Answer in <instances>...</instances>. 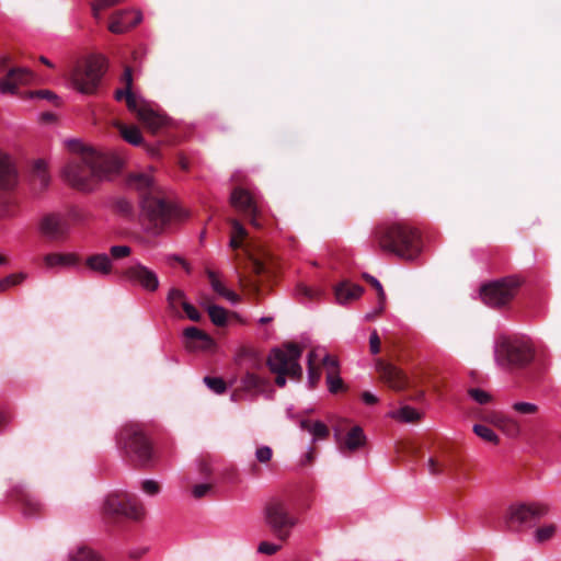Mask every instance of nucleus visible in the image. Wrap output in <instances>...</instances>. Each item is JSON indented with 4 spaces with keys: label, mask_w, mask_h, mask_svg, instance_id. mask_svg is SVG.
Listing matches in <instances>:
<instances>
[{
    "label": "nucleus",
    "mask_w": 561,
    "mask_h": 561,
    "mask_svg": "<svg viewBox=\"0 0 561 561\" xmlns=\"http://www.w3.org/2000/svg\"><path fill=\"white\" fill-rule=\"evenodd\" d=\"M121 161L94 149H83L64 169V178L72 187L90 192L99 182L118 172Z\"/></svg>",
    "instance_id": "nucleus-1"
},
{
    "label": "nucleus",
    "mask_w": 561,
    "mask_h": 561,
    "mask_svg": "<svg viewBox=\"0 0 561 561\" xmlns=\"http://www.w3.org/2000/svg\"><path fill=\"white\" fill-rule=\"evenodd\" d=\"M127 183L139 193L141 213L152 230L160 231L176 216V209L164 199L162 192L149 175L130 174Z\"/></svg>",
    "instance_id": "nucleus-2"
},
{
    "label": "nucleus",
    "mask_w": 561,
    "mask_h": 561,
    "mask_svg": "<svg viewBox=\"0 0 561 561\" xmlns=\"http://www.w3.org/2000/svg\"><path fill=\"white\" fill-rule=\"evenodd\" d=\"M229 224L231 226L230 247L233 251L243 250L248 261L247 268L249 267L250 274H253V276L248 275L247 272L241 271L240 254L236 253L234 260L239 283L244 289H248L253 295L259 296L261 291V284L255 277L270 274L271 267L263 259L257 257L252 253L251 244L248 242V231L245 228L237 219H229Z\"/></svg>",
    "instance_id": "nucleus-3"
},
{
    "label": "nucleus",
    "mask_w": 561,
    "mask_h": 561,
    "mask_svg": "<svg viewBox=\"0 0 561 561\" xmlns=\"http://www.w3.org/2000/svg\"><path fill=\"white\" fill-rule=\"evenodd\" d=\"M375 239L381 250L403 260L412 261L422 251V239L417 229L401 222L380 225Z\"/></svg>",
    "instance_id": "nucleus-4"
},
{
    "label": "nucleus",
    "mask_w": 561,
    "mask_h": 561,
    "mask_svg": "<svg viewBox=\"0 0 561 561\" xmlns=\"http://www.w3.org/2000/svg\"><path fill=\"white\" fill-rule=\"evenodd\" d=\"M119 449L124 456L138 468H148L153 462V447L138 424H127L116 437Z\"/></svg>",
    "instance_id": "nucleus-5"
},
{
    "label": "nucleus",
    "mask_w": 561,
    "mask_h": 561,
    "mask_svg": "<svg viewBox=\"0 0 561 561\" xmlns=\"http://www.w3.org/2000/svg\"><path fill=\"white\" fill-rule=\"evenodd\" d=\"M302 355V348L293 342L284 343L282 347H275L267 357L270 370L276 375L275 383L283 388L286 385V377L293 380L302 378V367L299 359Z\"/></svg>",
    "instance_id": "nucleus-6"
},
{
    "label": "nucleus",
    "mask_w": 561,
    "mask_h": 561,
    "mask_svg": "<svg viewBox=\"0 0 561 561\" xmlns=\"http://www.w3.org/2000/svg\"><path fill=\"white\" fill-rule=\"evenodd\" d=\"M263 522L277 540L285 542L297 526L298 518L284 500L273 497L263 507Z\"/></svg>",
    "instance_id": "nucleus-7"
},
{
    "label": "nucleus",
    "mask_w": 561,
    "mask_h": 561,
    "mask_svg": "<svg viewBox=\"0 0 561 561\" xmlns=\"http://www.w3.org/2000/svg\"><path fill=\"white\" fill-rule=\"evenodd\" d=\"M463 462L459 449L450 442H442L434 446L427 459V470L432 476H465Z\"/></svg>",
    "instance_id": "nucleus-8"
},
{
    "label": "nucleus",
    "mask_w": 561,
    "mask_h": 561,
    "mask_svg": "<svg viewBox=\"0 0 561 561\" xmlns=\"http://www.w3.org/2000/svg\"><path fill=\"white\" fill-rule=\"evenodd\" d=\"M494 355L496 363L506 368H524L535 359L533 345L520 339L501 337Z\"/></svg>",
    "instance_id": "nucleus-9"
},
{
    "label": "nucleus",
    "mask_w": 561,
    "mask_h": 561,
    "mask_svg": "<svg viewBox=\"0 0 561 561\" xmlns=\"http://www.w3.org/2000/svg\"><path fill=\"white\" fill-rule=\"evenodd\" d=\"M103 515L112 520L124 517L138 522L145 516V507L135 494L118 491L106 496Z\"/></svg>",
    "instance_id": "nucleus-10"
},
{
    "label": "nucleus",
    "mask_w": 561,
    "mask_h": 561,
    "mask_svg": "<svg viewBox=\"0 0 561 561\" xmlns=\"http://www.w3.org/2000/svg\"><path fill=\"white\" fill-rule=\"evenodd\" d=\"M520 285V279L515 276L484 284L480 289L481 299L491 308H504L515 298Z\"/></svg>",
    "instance_id": "nucleus-11"
},
{
    "label": "nucleus",
    "mask_w": 561,
    "mask_h": 561,
    "mask_svg": "<svg viewBox=\"0 0 561 561\" xmlns=\"http://www.w3.org/2000/svg\"><path fill=\"white\" fill-rule=\"evenodd\" d=\"M105 70L106 61L103 57H91L82 66L75 69L72 84L81 93L92 94L98 90Z\"/></svg>",
    "instance_id": "nucleus-12"
},
{
    "label": "nucleus",
    "mask_w": 561,
    "mask_h": 561,
    "mask_svg": "<svg viewBox=\"0 0 561 561\" xmlns=\"http://www.w3.org/2000/svg\"><path fill=\"white\" fill-rule=\"evenodd\" d=\"M549 505L545 503L511 505L505 514L504 523L510 531H519L525 525L547 515Z\"/></svg>",
    "instance_id": "nucleus-13"
},
{
    "label": "nucleus",
    "mask_w": 561,
    "mask_h": 561,
    "mask_svg": "<svg viewBox=\"0 0 561 561\" xmlns=\"http://www.w3.org/2000/svg\"><path fill=\"white\" fill-rule=\"evenodd\" d=\"M39 232L49 241H65L70 234L68 217L64 213H49L39 220Z\"/></svg>",
    "instance_id": "nucleus-14"
},
{
    "label": "nucleus",
    "mask_w": 561,
    "mask_h": 561,
    "mask_svg": "<svg viewBox=\"0 0 561 561\" xmlns=\"http://www.w3.org/2000/svg\"><path fill=\"white\" fill-rule=\"evenodd\" d=\"M230 203L253 227H262L260 222L261 208L249 191L242 187H236L230 195Z\"/></svg>",
    "instance_id": "nucleus-15"
},
{
    "label": "nucleus",
    "mask_w": 561,
    "mask_h": 561,
    "mask_svg": "<svg viewBox=\"0 0 561 561\" xmlns=\"http://www.w3.org/2000/svg\"><path fill=\"white\" fill-rule=\"evenodd\" d=\"M123 276L131 284L140 286L148 293L157 291L160 285L157 273L140 262H135L125 268Z\"/></svg>",
    "instance_id": "nucleus-16"
},
{
    "label": "nucleus",
    "mask_w": 561,
    "mask_h": 561,
    "mask_svg": "<svg viewBox=\"0 0 561 561\" xmlns=\"http://www.w3.org/2000/svg\"><path fill=\"white\" fill-rule=\"evenodd\" d=\"M268 386L266 379L261 378L254 373L247 371L240 378V385L233 390L231 393V400L234 402H239L244 399V396H250L252 399L257 398L261 393H263Z\"/></svg>",
    "instance_id": "nucleus-17"
},
{
    "label": "nucleus",
    "mask_w": 561,
    "mask_h": 561,
    "mask_svg": "<svg viewBox=\"0 0 561 561\" xmlns=\"http://www.w3.org/2000/svg\"><path fill=\"white\" fill-rule=\"evenodd\" d=\"M122 81L125 88L116 90L115 98L117 101L125 99L128 110L136 114L137 118L139 119L140 110L148 107L149 104L145 101L138 100L137 96L133 93V70L130 67H125Z\"/></svg>",
    "instance_id": "nucleus-18"
},
{
    "label": "nucleus",
    "mask_w": 561,
    "mask_h": 561,
    "mask_svg": "<svg viewBox=\"0 0 561 561\" xmlns=\"http://www.w3.org/2000/svg\"><path fill=\"white\" fill-rule=\"evenodd\" d=\"M376 369L379 378L391 389L400 391L408 386L407 376L401 369L382 359H377Z\"/></svg>",
    "instance_id": "nucleus-19"
},
{
    "label": "nucleus",
    "mask_w": 561,
    "mask_h": 561,
    "mask_svg": "<svg viewBox=\"0 0 561 561\" xmlns=\"http://www.w3.org/2000/svg\"><path fill=\"white\" fill-rule=\"evenodd\" d=\"M33 79V73L26 68H12L8 75L0 80L2 93H14L19 84H26Z\"/></svg>",
    "instance_id": "nucleus-20"
},
{
    "label": "nucleus",
    "mask_w": 561,
    "mask_h": 561,
    "mask_svg": "<svg viewBox=\"0 0 561 561\" xmlns=\"http://www.w3.org/2000/svg\"><path fill=\"white\" fill-rule=\"evenodd\" d=\"M12 496L20 503L24 516L34 517L43 513V504L27 491L15 489Z\"/></svg>",
    "instance_id": "nucleus-21"
},
{
    "label": "nucleus",
    "mask_w": 561,
    "mask_h": 561,
    "mask_svg": "<svg viewBox=\"0 0 561 561\" xmlns=\"http://www.w3.org/2000/svg\"><path fill=\"white\" fill-rule=\"evenodd\" d=\"M322 366L327 370V383L331 393H337L344 390V382L340 377L339 362L331 355H325L322 360Z\"/></svg>",
    "instance_id": "nucleus-22"
},
{
    "label": "nucleus",
    "mask_w": 561,
    "mask_h": 561,
    "mask_svg": "<svg viewBox=\"0 0 561 561\" xmlns=\"http://www.w3.org/2000/svg\"><path fill=\"white\" fill-rule=\"evenodd\" d=\"M184 336L186 339L185 346L188 351H206L214 345L211 336L195 327L186 328L184 330Z\"/></svg>",
    "instance_id": "nucleus-23"
},
{
    "label": "nucleus",
    "mask_w": 561,
    "mask_h": 561,
    "mask_svg": "<svg viewBox=\"0 0 561 561\" xmlns=\"http://www.w3.org/2000/svg\"><path fill=\"white\" fill-rule=\"evenodd\" d=\"M336 442L341 453L346 454L357 450L366 443V436L360 426H354L347 433L345 439L341 438V434H335Z\"/></svg>",
    "instance_id": "nucleus-24"
},
{
    "label": "nucleus",
    "mask_w": 561,
    "mask_h": 561,
    "mask_svg": "<svg viewBox=\"0 0 561 561\" xmlns=\"http://www.w3.org/2000/svg\"><path fill=\"white\" fill-rule=\"evenodd\" d=\"M139 122L152 134L159 133L168 125V117L156 111L150 104L139 112Z\"/></svg>",
    "instance_id": "nucleus-25"
},
{
    "label": "nucleus",
    "mask_w": 561,
    "mask_h": 561,
    "mask_svg": "<svg viewBox=\"0 0 561 561\" xmlns=\"http://www.w3.org/2000/svg\"><path fill=\"white\" fill-rule=\"evenodd\" d=\"M140 20L141 15L137 12H118L113 16L108 28L112 33H124L128 28L137 25Z\"/></svg>",
    "instance_id": "nucleus-26"
},
{
    "label": "nucleus",
    "mask_w": 561,
    "mask_h": 561,
    "mask_svg": "<svg viewBox=\"0 0 561 561\" xmlns=\"http://www.w3.org/2000/svg\"><path fill=\"white\" fill-rule=\"evenodd\" d=\"M50 182L46 164L43 160L35 161L31 172V186L35 193L44 192Z\"/></svg>",
    "instance_id": "nucleus-27"
},
{
    "label": "nucleus",
    "mask_w": 561,
    "mask_h": 561,
    "mask_svg": "<svg viewBox=\"0 0 561 561\" xmlns=\"http://www.w3.org/2000/svg\"><path fill=\"white\" fill-rule=\"evenodd\" d=\"M85 266L91 272H94L101 276H107L113 271L112 262L107 254L98 253L92 254L85 259Z\"/></svg>",
    "instance_id": "nucleus-28"
},
{
    "label": "nucleus",
    "mask_w": 561,
    "mask_h": 561,
    "mask_svg": "<svg viewBox=\"0 0 561 561\" xmlns=\"http://www.w3.org/2000/svg\"><path fill=\"white\" fill-rule=\"evenodd\" d=\"M364 293V288L359 285L343 282L335 287V297L340 304H346L357 299Z\"/></svg>",
    "instance_id": "nucleus-29"
},
{
    "label": "nucleus",
    "mask_w": 561,
    "mask_h": 561,
    "mask_svg": "<svg viewBox=\"0 0 561 561\" xmlns=\"http://www.w3.org/2000/svg\"><path fill=\"white\" fill-rule=\"evenodd\" d=\"M68 561H104L103 558L87 546H78L68 554Z\"/></svg>",
    "instance_id": "nucleus-30"
},
{
    "label": "nucleus",
    "mask_w": 561,
    "mask_h": 561,
    "mask_svg": "<svg viewBox=\"0 0 561 561\" xmlns=\"http://www.w3.org/2000/svg\"><path fill=\"white\" fill-rule=\"evenodd\" d=\"M167 302L170 311L176 316H181L180 307L184 308V304H187L186 296L183 290L179 288H171L167 296Z\"/></svg>",
    "instance_id": "nucleus-31"
},
{
    "label": "nucleus",
    "mask_w": 561,
    "mask_h": 561,
    "mask_svg": "<svg viewBox=\"0 0 561 561\" xmlns=\"http://www.w3.org/2000/svg\"><path fill=\"white\" fill-rule=\"evenodd\" d=\"M121 136L126 140L127 142L138 146L142 142V136L138 127L136 126H126L121 124L118 126Z\"/></svg>",
    "instance_id": "nucleus-32"
},
{
    "label": "nucleus",
    "mask_w": 561,
    "mask_h": 561,
    "mask_svg": "<svg viewBox=\"0 0 561 561\" xmlns=\"http://www.w3.org/2000/svg\"><path fill=\"white\" fill-rule=\"evenodd\" d=\"M208 316L211 320V322L217 327H225L228 321V312L225 308L216 306V305H209L207 307Z\"/></svg>",
    "instance_id": "nucleus-33"
},
{
    "label": "nucleus",
    "mask_w": 561,
    "mask_h": 561,
    "mask_svg": "<svg viewBox=\"0 0 561 561\" xmlns=\"http://www.w3.org/2000/svg\"><path fill=\"white\" fill-rule=\"evenodd\" d=\"M499 430L510 437H517L522 432L519 423L507 415H505Z\"/></svg>",
    "instance_id": "nucleus-34"
},
{
    "label": "nucleus",
    "mask_w": 561,
    "mask_h": 561,
    "mask_svg": "<svg viewBox=\"0 0 561 561\" xmlns=\"http://www.w3.org/2000/svg\"><path fill=\"white\" fill-rule=\"evenodd\" d=\"M391 416L403 422H416L421 417L420 413L409 405H404L397 412L391 413Z\"/></svg>",
    "instance_id": "nucleus-35"
},
{
    "label": "nucleus",
    "mask_w": 561,
    "mask_h": 561,
    "mask_svg": "<svg viewBox=\"0 0 561 561\" xmlns=\"http://www.w3.org/2000/svg\"><path fill=\"white\" fill-rule=\"evenodd\" d=\"M473 432L485 442H490L493 444L499 443V436L490 427L485 425L476 424L473 426Z\"/></svg>",
    "instance_id": "nucleus-36"
},
{
    "label": "nucleus",
    "mask_w": 561,
    "mask_h": 561,
    "mask_svg": "<svg viewBox=\"0 0 561 561\" xmlns=\"http://www.w3.org/2000/svg\"><path fill=\"white\" fill-rule=\"evenodd\" d=\"M204 382L207 385V387L214 391L215 393L217 394H221L226 391V382L224 381V379L219 378V377H209V376H206L204 378Z\"/></svg>",
    "instance_id": "nucleus-37"
},
{
    "label": "nucleus",
    "mask_w": 561,
    "mask_h": 561,
    "mask_svg": "<svg viewBox=\"0 0 561 561\" xmlns=\"http://www.w3.org/2000/svg\"><path fill=\"white\" fill-rule=\"evenodd\" d=\"M512 409L519 414L530 415L536 414L539 410L538 405L529 402H515Z\"/></svg>",
    "instance_id": "nucleus-38"
},
{
    "label": "nucleus",
    "mask_w": 561,
    "mask_h": 561,
    "mask_svg": "<svg viewBox=\"0 0 561 561\" xmlns=\"http://www.w3.org/2000/svg\"><path fill=\"white\" fill-rule=\"evenodd\" d=\"M26 278V274L24 273H15L1 278L0 282L2 284V288L4 291L12 286L21 284Z\"/></svg>",
    "instance_id": "nucleus-39"
},
{
    "label": "nucleus",
    "mask_w": 561,
    "mask_h": 561,
    "mask_svg": "<svg viewBox=\"0 0 561 561\" xmlns=\"http://www.w3.org/2000/svg\"><path fill=\"white\" fill-rule=\"evenodd\" d=\"M119 1L121 0H95L92 4L93 16L99 20L102 10L116 5Z\"/></svg>",
    "instance_id": "nucleus-40"
},
{
    "label": "nucleus",
    "mask_w": 561,
    "mask_h": 561,
    "mask_svg": "<svg viewBox=\"0 0 561 561\" xmlns=\"http://www.w3.org/2000/svg\"><path fill=\"white\" fill-rule=\"evenodd\" d=\"M65 215L68 217L70 226H71V224H73V225L83 224L88 218V214L78 208H71Z\"/></svg>",
    "instance_id": "nucleus-41"
},
{
    "label": "nucleus",
    "mask_w": 561,
    "mask_h": 561,
    "mask_svg": "<svg viewBox=\"0 0 561 561\" xmlns=\"http://www.w3.org/2000/svg\"><path fill=\"white\" fill-rule=\"evenodd\" d=\"M363 277H364V279H365V280H366L370 286H373V287L376 289V291H377V296H378V300H379L380 302H386V294H385V291H383V288H382V286H381L380 282H379L377 278H375L374 276H371V275H369V274H366V273L363 275Z\"/></svg>",
    "instance_id": "nucleus-42"
},
{
    "label": "nucleus",
    "mask_w": 561,
    "mask_h": 561,
    "mask_svg": "<svg viewBox=\"0 0 561 561\" xmlns=\"http://www.w3.org/2000/svg\"><path fill=\"white\" fill-rule=\"evenodd\" d=\"M556 525L553 524H550V525H546V526H542L540 528L537 529L536 531V538L539 542H543L546 540H549L556 533Z\"/></svg>",
    "instance_id": "nucleus-43"
},
{
    "label": "nucleus",
    "mask_w": 561,
    "mask_h": 561,
    "mask_svg": "<svg viewBox=\"0 0 561 561\" xmlns=\"http://www.w3.org/2000/svg\"><path fill=\"white\" fill-rule=\"evenodd\" d=\"M311 434L313 435V440L325 439L329 436L330 431H329V427L324 423L317 421L312 425Z\"/></svg>",
    "instance_id": "nucleus-44"
},
{
    "label": "nucleus",
    "mask_w": 561,
    "mask_h": 561,
    "mask_svg": "<svg viewBox=\"0 0 561 561\" xmlns=\"http://www.w3.org/2000/svg\"><path fill=\"white\" fill-rule=\"evenodd\" d=\"M469 396L480 404H486L491 401V396L482 389L471 388L468 391Z\"/></svg>",
    "instance_id": "nucleus-45"
},
{
    "label": "nucleus",
    "mask_w": 561,
    "mask_h": 561,
    "mask_svg": "<svg viewBox=\"0 0 561 561\" xmlns=\"http://www.w3.org/2000/svg\"><path fill=\"white\" fill-rule=\"evenodd\" d=\"M207 277L209 279V283L211 285V288L214 291H216L218 295L224 296L227 288L224 286V284L218 279L217 275L213 271H207Z\"/></svg>",
    "instance_id": "nucleus-46"
},
{
    "label": "nucleus",
    "mask_w": 561,
    "mask_h": 561,
    "mask_svg": "<svg viewBox=\"0 0 561 561\" xmlns=\"http://www.w3.org/2000/svg\"><path fill=\"white\" fill-rule=\"evenodd\" d=\"M321 378V369L319 365L308 366V381L310 388H316Z\"/></svg>",
    "instance_id": "nucleus-47"
},
{
    "label": "nucleus",
    "mask_w": 561,
    "mask_h": 561,
    "mask_svg": "<svg viewBox=\"0 0 561 561\" xmlns=\"http://www.w3.org/2000/svg\"><path fill=\"white\" fill-rule=\"evenodd\" d=\"M111 256L115 260H119L128 256L131 253V249L128 245H113L110 249Z\"/></svg>",
    "instance_id": "nucleus-48"
},
{
    "label": "nucleus",
    "mask_w": 561,
    "mask_h": 561,
    "mask_svg": "<svg viewBox=\"0 0 561 561\" xmlns=\"http://www.w3.org/2000/svg\"><path fill=\"white\" fill-rule=\"evenodd\" d=\"M280 549L279 545L270 542V541H262L260 542L257 547V551L263 554L272 556L275 554Z\"/></svg>",
    "instance_id": "nucleus-49"
},
{
    "label": "nucleus",
    "mask_w": 561,
    "mask_h": 561,
    "mask_svg": "<svg viewBox=\"0 0 561 561\" xmlns=\"http://www.w3.org/2000/svg\"><path fill=\"white\" fill-rule=\"evenodd\" d=\"M273 451L268 446H261L255 451V457L259 462L266 463L271 460Z\"/></svg>",
    "instance_id": "nucleus-50"
},
{
    "label": "nucleus",
    "mask_w": 561,
    "mask_h": 561,
    "mask_svg": "<svg viewBox=\"0 0 561 561\" xmlns=\"http://www.w3.org/2000/svg\"><path fill=\"white\" fill-rule=\"evenodd\" d=\"M211 489L213 484L209 483L195 484L192 489V494L195 499L199 500L208 494Z\"/></svg>",
    "instance_id": "nucleus-51"
},
{
    "label": "nucleus",
    "mask_w": 561,
    "mask_h": 561,
    "mask_svg": "<svg viewBox=\"0 0 561 561\" xmlns=\"http://www.w3.org/2000/svg\"><path fill=\"white\" fill-rule=\"evenodd\" d=\"M141 489L148 495H156L160 492V485L154 480L142 481Z\"/></svg>",
    "instance_id": "nucleus-52"
},
{
    "label": "nucleus",
    "mask_w": 561,
    "mask_h": 561,
    "mask_svg": "<svg viewBox=\"0 0 561 561\" xmlns=\"http://www.w3.org/2000/svg\"><path fill=\"white\" fill-rule=\"evenodd\" d=\"M505 417V414H502L500 412L490 411L486 412L483 416V420L491 423L492 425L496 426L497 428L501 426V423L503 422Z\"/></svg>",
    "instance_id": "nucleus-53"
},
{
    "label": "nucleus",
    "mask_w": 561,
    "mask_h": 561,
    "mask_svg": "<svg viewBox=\"0 0 561 561\" xmlns=\"http://www.w3.org/2000/svg\"><path fill=\"white\" fill-rule=\"evenodd\" d=\"M28 96L30 98L46 99V100H49V101H53V102H56V103L58 101V96L54 92H51L49 90H39V91L30 92Z\"/></svg>",
    "instance_id": "nucleus-54"
},
{
    "label": "nucleus",
    "mask_w": 561,
    "mask_h": 561,
    "mask_svg": "<svg viewBox=\"0 0 561 561\" xmlns=\"http://www.w3.org/2000/svg\"><path fill=\"white\" fill-rule=\"evenodd\" d=\"M297 290L300 295L307 297L310 300L317 299L320 295L319 290H316L302 284L298 285Z\"/></svg>",
    "instance_id": "nucleus-55"
},
{
    "label": "nucleus",
    "mask_w": 561,
    "mask_h": 561,
    "mask_svg": "<svg viewBox=\"0 0 561 561\" xmlns=\"http://www.w3.org/2000/svg\"><path fill=\"white\" fill-rule=\"evenodd\" d=\"M183 311L187 316V318L192 321L198 322L202 319L201 313L197 311V309L191 305L190 302L184 304Z\"/></svg>",
    "instance_id": "nucleus-56"
},
{
    "label": "nucleus",
    "mask_w": 561,
    "mask_h": 561,
    "mask_svg": "<svg viewBox=\"0 0 561 561\" xmlns=\"http://www.w3.org/2000/svg\"><path fill=\"white\" fill-rule=\"evenodd\" d=\"M61 253H49L44 257L45 264L49 267L62 265Z\"/></svg>",
    "instance_id": "nucleus-57"
},
{
    "label": "nucleus",
    "mask_w": 561,
    "mask_h": 561,
    "mask_svg": "<svg viewBox=\"0 0 561 561\" xmlns=\"http://www.w3.org/2000/svg\"><path fill=\"white\" fill-rule=\"evenodd\" d=\"M380 337L376 330H374L369 337V350L370 353L376 355L380 352Z\"/></svg>",
    "instance_id": "nucleus-58"
},
{
    "label": "nucleus",
    "mask_w": 561,
    "mask_h": 561,
    "mask_svg": "<svg viewBox=\"0 0 561 561\" xmlns=\"http://www.w3.org/2000/svg\"><path fill=\"white\" fill-rule=\"evenodd\" d=\"M385 304H386V302H380V301L378 300V307H377L374 311H371V312H369V313H367V314H366V320H368V321H373V320H375L377 317H379V316L383 312Z\"/></svg>",
    "instance_id": "nucleus-59"
},
{
    "label": "nucleus",
    "mask_w": 561,
    "mask_h": 561,
    "mask_svg": "<svg viewBox=\"0 0 561 561\" xmlns=\"http://www.w3.org/2000/svg\"><path fill=\"white\" fill-rule=\"evenodd\" d=\"M322 360L323 358H320L319 354H318V350H311L310 353L308 354V366H314V365H318L317 363H321L322 364Z\"/></svg>",
    "instance_id": "nucleus-60"
},
{
    "label": "nucleus",
    "mask_w": 561,
    "mask_h": 561,
    "mask_svg": "<svg viewBox=\"0 0 561 561\" xmlns=\"http://www.w3.org/2000/svg\"><path fill=\"white\" fill-rule=\"evenodd\" d=\"M61 256L64 257L62 265H75L79 262L78 255H76L73 253H68V254L61 253Z\"/></svg>",
    "instance_id": "nucleus-61"
},
{
    "label": "nucleus",
    "mask_w": 561,
    "mask_h": 561,
    "mask_svg": "<svg viewBox=\"0 0 561 561\" xmlns=\"http://www.w3.org/2000/svg\"><path fill=\"white\" fill-rule=\"evenodd\" d=\"M116 207L124 215H128L131 211V205L127 201H118Z\"/></svg>",
    "instance_id": "nucleus-62"
},
{
    "label": "nucleus",
    "mask_w": 561,
    "mask_h": 561,
    "mask_svg": "<svg viewBox=\"0 0 561 561\" xmlns=\"http://www.w3.org/2000/svg\"><path fill=\"white\" fill-rule=\"evenodd\" d=\"M198 468H199V472L203 477L207 478L208 476H210L211 469H210L209 463L205 459H202L199 461Z\"/></svg>",
    "instance_id": "nucleus-63"
},
{
    "label": "nucleus",
    "mask_w": 561,
    "mask_h": 561,
    "mask_svg": "<svg viewBox=\"0 0 561 561\" xmlns=\"http://www.w3.org/2000/svg\"><path fill=\"white\" fill-rule=\"evenodd\" d=\"M362 399L366 404L373 405L378 402V398L369 391H364Z\"/></svg>",
    "instance_id": "nucleus-64"
}]
</instances>
